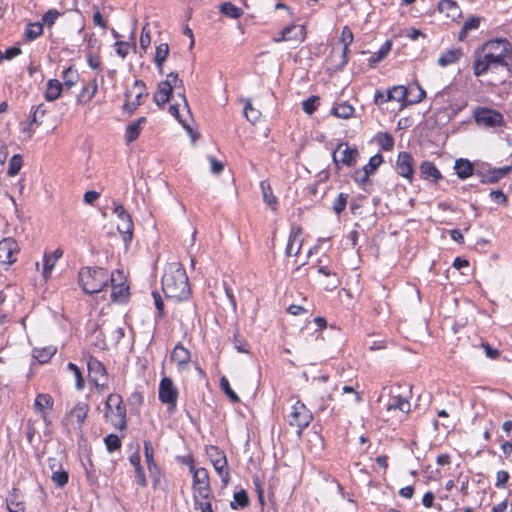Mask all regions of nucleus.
<instances>
[{
	"instance_id": "1",
	"label": "nucleus",
	"mask_w": 512,
	"mask_h": 512,
	"mask_svg": "<svg viewBox=\"0 0 512 512\" xmlns=\"http://www.w3.org/2000/svg\"><path fill=\"white\" fill-rule=\"evenodd\" d=\"M511 50V44L506 39H494L484 43L475 52L473 70L476 76L485 74L488 70L507 67L506 56Z\"/></svg>"
},
{
	"instance_id": "2",
	"label": "nucleus",
	"mask_w": 512,
	"mask_h": 512,
	"mask_svg": "<svg viewBox=\"0 0 512 512\" xmlns=\"http://www.w3.org/2000/svg\"><path fill=\"white\" fill-rule=\"evenodd\" d=\"M162 290L166 297L178 301L188 299L191 289L188 276L180 263H170L162 276Z\"/></svg>"
},
{
	"instance_id": "3",
	"label": "nucleus",
	"mask_w": 512,
	"mask_h": 512,
	"mask_svg": "<svg viewBox=\"0 0 512 512\" xmlns=\"http://www.w3.org/2000/svg\"><path fill=\"white\" fill-rule=\"evenodd\" d=\"M109 276L104 268L83 267L78 273V282L85 293L95 294L108 285Z\"/></svg>"
},
{
	"instance_id": "4",
	"label": "nucleus",
	"mask_w": 512,
	"mask_h": 512,
	"mask_svg": "<svg viewBox=\"0 0 512 512\" xmlns=\"http://www.w3.org/2000/svg\"><path fill=\"white\" fill-rule=\"evenodd\" d=\"M105 418L116 429L123 430L126 428V407L119 394L111 393L108 395L105 402Z\"/></svg>"
},
{
	"instance_id": "5",
	"label": "nucleus",
	"mask_w": 512,
	"mask_h": 512,
	"mask_svg": "<svg viewBox=\"0 0 512 512\" xmlns=\"http://www.w3.org/2000/svg\"><path fill=\"white\" fill-rule=\"evenodd\" d=\"M192 474V491L194 503L198 500H211L212 491L210 486L209 473L205 468H196L193 463L189 465Z\"/></svg>"
},
{
	"instance_id": "6",
	"label": "nucleus",
	"mask_w": 512,
	"mask_h": 512,
	"mask_svg": "<svg viewBox=\"0 0 512 512\" xmlns=\"http://www.w3.org/2000/svg\"><path fill=\"white\" fill-rule=\"evenodd\" d=\"M173 87L183 88V81L178 78L177 73H169L166 80L158 84L157 90L154 93L153 99L158 106H163L170 99Z\"/></svg>"
},
{
	"instance_id": "7",
	"label": "nucleus",
	"mask_w": 512,
	"mask_h": 512,
	"mask_svg": "<svg viewBox=\"0 0 512 512\" xmlns=\"http://www.w3.org/2000/svg\"><path fill=\"white\" fill-rule=\"evenodd\" d=\"M89 380L99 391L108 388V374L105 366L95 357H90L87 362Z\"/></svg>"
},
{
	"instance_id": "8",
	"label": "nucleus",
	"mask_w": 512,
	"mask_h": 512,
	"mask_svg": "<svg viewBox=\"0 0 512 512\" xmlns=\"http://www.w3.org/2000/svg\"><path fill=\"white\" fill-rule=\"evenodd\" d=\"M113 212L119 220L117 223L118 232L123 235L124 242L129 243L132 240L134 226L131 215L123 205L117 203H114Z\"/></svg>"
},
{
	"instance_id": "9",
	"label": "nucleus",
	"mask_w": 512,
	"mask_h": 512,
	"mask_svg": "<svg viewBox=\"0 0 512 512\" xmlns=\"http://www.w3.org/2000/svg\"><path fill=\"white\" fill-rule=\"evenodd\" d=\"M312 419V413L307 409L305 404L300 401H297L292 406V410L288 416L289 424L297 427L299 433L310 424Z\"/></svg>"
},
{
	"instance_id": "10",
	"label": "nucleus",
	"mask_w": 512,
	"mask_h": 512,
	"mask_svg": "<svg viewBox=\"0 0 512 512\" xmlns=\"http://www.w3.org/2000/svg\"><path fill=\"white\" fill-rule=\"evenodd\" d=\"M159 400L168 405L170 411H174L177 405L178 390L174 386L172 379L164 377L159 384Z\"/></svg>"
},
{
	"instance_id": "11",
	"label": "nucleus",
	"mask_w": 512,
	"mask_h": 512,
	"mask_svg": "<svg viewBox=\"0 0 512 512\" xmlns=\"http://www.w3.org/2000/svg\"><path fill=\"white\" fill-rule=\"evenodd\" d=\"M474 119L478 125L486 128H495L504 121L501 113L489 108H478L474 112Z\"/></svg>"
},
{
	"instance_id": "12",
	"label": "nucleus",
	"mask_w": 512,
	"mask_h": 512,
	"mask_svg": "<svg viewBox=\"0 0 512 512\" xmlns=\"http://www.w3.org/2000/svg\"><path fill=\"white\" fill-rule=\"evenodd\" d=\"M414 88L417 90L418 94L412 99L408 100V95L412 93L413 87L407 88L403 85L393 86L391 88V92L393 93L394 101L403 104H416L421 102L425 98L426 93L424 89L418 84L415 85Z\"/></svg>"
},
{
	"instance_id": "13",
	"label": "nucleus",
	"mask_w": 512,
	"mask_h": 512,
	"mask_svg": "<svg viewBox=\"0 0 512 512\" xmlns=\"http://www.w3.org/2000/svg\"><path fill=\"white\" fill-rule=\"evenodd\" d=\"M354 40V35L351 29L348 26H344L342 29L341 37L339 39L340 43L343 44V48L341 52L338 54L339 61H337L332 68L334 72L341 71L348 62V53L350 51L349 47Z\"/></svg>"
},
{
	"instance_id": "14",
	"label": "nucleus",
	"mask_w": 512,
	"mask_h": 512,
	"mask_svg": "<svg viewBox=\"0 0 512 512\" xmlns=\"http://www.w3.org/2000/svg\"><path fill=\"white\" fill-rule=\"evenodd\" d=\"M357 156L358 150L356 148L349 147L347 143H340L333 152V161L336 166L339 163L353 166L356 163Z\"/></svg>"
},
{
	"instance_id": "15",
	"label": "nucleus",
	"mask_w": 512,
	"mask_h": 512,
	"mask_svg": "<svg viewBox=\"0 0 512 512\" xmlns=\"http://www.w3.org/2000/svg\"><path fill=\"white\" fill-rule=\"evenodd\" d=\"M18 253V244L12 238H5L0 241V266L11 265L16 261L15 255Z\"/></svg>"
},
{
	"instance_id": "16",
	"label": "nucleus",
	"mask_w": 512,
	"mask_h": 512,
	"mask_svg": "<svg viewBox=\"0 0 512 512\" xmlns=\"http://www.w3.org/2000/svg\"><path fill=\"white\" fill-rule=\"evenodd\" d=\"M396 169L399 175L411 182L414 174V160L411 154L400 152L396 161Z\"/></svg>"
},
{
	"instance_id": "17",
	"label": "nucleus",
	"mask_w": 512,
	"mask_h": 512,
	"mask_svg": "<svg viewBox=\"0 0 512 512\" xmlns=\"http://www.w3.org/2000/svg\"><path fill=\"white\" fill-rule=\"evenodd\" d=\"M385 406L388 412L400 411L403 413H408L411 407L408 399L399 393H395L393 389L390 390V397Z\"/></svg>"
},
{
	"instance_id": "18",
	"label": "nucleus",
	"mask_w": 512,
	"mask_h": 512,
	"mask_svg": "<svg viewBox=\"0 0 512 512\" xmlns=\"http://www.w3.org/2000/svg\"><path fill=\"white\" fill-rule=\"evenodd\" d=\"M305 39V31L302 26L289 25L284 28L279 38H275L276 42L287 41L300 43Z\"/></svg>"
},
{
	"instance_id": "19",
	"label": "nucleus",
	"mask_w": 512,
	"mask_h": 512,
	"mask_svg": "<svg viewBox=\"0 0 512 512\" xmlns=\"http://www.w3.org/2000/svg\"><path fill=\"white\" fill-rule=\"evenodd\" d=\"M109 277H110L109 281L111 282V286H112V292H111L112 299L115 301L124 300L128 295V286H126L122 282L119 284L115 283L117 280L123 279L122 273L117 270L115 272H112Z\"/></svg>"
},
{
	"instance_id": "20",
	"label": "nucleus",
	"mask_w": 512,
	"mask_h": 512,
	"mask_svg": "<svg viewBox=\"0 0 512 512\" xmlns=\"http://www.w3.org/2000/svg\"><path fill=\"white\" fill-rule=\"evenodd\" d=\"M512 168L510 166H504L500 168L489 169L486 172L477 171L476 175L480 177L482 183H496L500 179L506 177Z\"/></svg>"
},
{
	"instance_id": "21",
	"label": "nucleus",
	"mask_w": 512,
	"mask_h": 512,
	"mask_svg": "<svg viewBox=\"0 0 512 512\" xmlns=\"http://www.w3.org/2000/svg\"><path fill=\"white\" fill-rule=\"evenodd\" d=\"M191 359V354L188 349H186L181 343H178L172 353L171 360L174 361L179 369H185Z\"/></svg>"
},
{
	"instance_id": "22",
	"label": "nucleus",
	"mask_w": 512,
	"mask_h": 512,
	"mask_svg": "<svg viewBox=\"0 0 512 512\" xmlns=\"http://www.w3.org/2000/svg\"><path fill=\"white\" fill-rule=\"evenodd\" d=\"M438 10L452 21L457 20L461 16V9L453 0H441L438 4Z\"/></svg>"
},
{
	"instance_id": "23",
	"label": "nucleus",
	"mask_w": 512,
	"mask_h": 512,
	"mask_svg": "<svg viewBox=\"0 0 512 512\" xmlns=\"http://www.w3.org/2000/svg\"><path fill=\"white\" fill-rule=\"evenodd\" d=\"M301 236V228H295L290 233L288 244L286 247V255L287 256H296L299 254L301 247H302V240L300 238Z\"/></svg>"
},
{
	"instance_id": "24",
	"label": "nucleus",
	"mask_w": 512,
	"mask_h": 512,
	"mask_svg": "<svg viewBox=\"0 0 512 512\" xmlns=\"http://www.w3.org/2000/svg\"><path fill=\"white\" fill-rule=\"evenodd\" d=\"M420 173L422 178L426 180H431L434 183H437L442 178L440 171L431 161H423L421 163Z\"/></svg>"
},
{
	"instance_id": "25",
	"label": "nucleus",
	"mask_w": 512,
	"mask_h": 512,
	"mask_svg": "<svg viewBox=\"0 0 512 512\" xmlns=\"http://www.w3.org/2000/svg\"><path fill=\"white\" fill-rule=\"evenodd\" d=\"M463 52L461 48H454L445 51L438 59V64L441 67H446L457 63L462 57Z\"/></svg>"
},
{
	"instance_id": "26",
	"label": "nucleus",
	"mask_w": 512,
	"mask_h": 512,
	"mask_svg": "<svg viewBox=\"0 0 512 512\" xmlns=\"http://www.w3.org/2000/svg\"><path fill=\"white\" fill-rule=\"evenodd\" d=\"M97 90H98L97 81H96V79H93L82 88L80 94L77 97V102L79 104L88 103L95 96Z\"/></svg>"
},
{
	"instance_id": "27",
	"label": "nucleus",
	"mask_w": 512,
	"mask_h": 512,
	"mask_svg": "<svg viewBox=\"0 0 512 512\" xmlns=\"http://www.w3.org/2000/svg\"><path fill=\"white\" fill-rule=\"evenodd\" d=\"M454 169L460 179H466L474 173L473 164L467 159H457Z\"/></svg>"
},
{
	"instance_id": "28",
	"label": "nucleus",
	"mask_w": 512,
	"mask_h": 512,
	"mask_svg": "<svg viewBox=\"0 0 512 512\" xmlns=\"http://www.w3.org/2000/svg\"><path fill=\"white\" fill-rule=\"evenodd\" d=\"M145 122H146V118L140 117L139 119L130 123L127 126L126 133H125V139L128 144L135 141L139 137L140 132H141V125L144 124Z\"/></svg>"
},
{
	"instance_id": "29",
	"label": "nucleus",
	"mask_w": 512,
	"mask_h": 512,
	"mask_svg": "<svg viewBox=\"0 0 512 512\" xmlns=\"http://www.w3.org/2000/svg\"><path fill=\"white\" fill-rule=\"evenodd\" d=\"M221 458L222 459H214L212 464H213L215 471L220 476L223 484L227 485L230 480V473H229V469H228L227 458L226 457H221Z\"/></svg>"
},
{
	"instance_id": "30",
	"label": "nucleus",
	"mask_w": 512,
	"mask_h": 512,
	"mask_svg": "<svg viewBox=\"0 0 512 512\" xmlns=\"http://www.w3.org/2000/svg\"><path fill=\"white\" fill-rule=\"evenodd\" d=\"M480 23L481 17L478 16H472L466 19L459 33L458 40L464 41L470 31L477 30L479 28Z\"/></svg>"
},
{
	"instance_id": "31",
	"label": "nucleus",
	"mask_w": 512,
	"mask_h": 512,
	"mask_svg": "<svg viewBox=\"0 0 512 512\" xmlns=\"http://www.w3.org/2000/svg\"><path fill=\"white\" fill-rule=\"evenodd\" d=\"M62 93V84L57 79H50L47 82L46 92H45V99L47 101H54L57 98L60 97Z\"/></svg>"
},
{
	"instance_id": "32",
	"label": "nucleus",
	"mask_w": 512,
	"mask_h": 512,
	"mask_svg": "<svg viewBox=\"0 0 512 512\" xmlns=\"http://www.w3.org/2000/svg\"><path fill=\"white\" fill-rule=\"evenodd\" d=\"M89 412V406L86 403L79 402L75 405V407L70 412V417L75 419L79 427L84 423L87 414Z\"/></svg>"
},
{
	"instance_id": "33",
	"label": "nucleus",
	"mask_w": 512,
	"mask_h": 512,
	"mask_svg": "<svg viewBox=\"0 0 512 512\" xmlns=\"http://www.w3.org/2000/svg\"><path fill=\"white\" fill-rule=\"evenodd\" d=\"M18 492L17 489H13L6 500L9 512H25L24 503L20 500Z\"/></svg>"
},
{
	"instance_id": "34",
	"label": "nucleus",
	"mask_w": 512,
	"mask_h": 512,
	"mask_svg": "<svg viewBox=\"0 0 512 512\" xmlns=\"http://www.w3.org/2000/svg\"><path fill=\"white\" fill-rule=\"evenodd\" d=\"M168 54L169 46L167 43H162L156 47L154 61L160 74H163V63L167 59Z\"/></svg>"
},
{
	"instance_id": "35",
	"label": "nucleus",
	"mask_w": 512,
	"mask_h": 512,
	"mask_svg": "<svg viewBox=\"0 0 512 512\" xmlns=\"http://www.w3.org/2000/svg\"><path fill=\"white\" fill-rule=\"evenodd\" d=\"M43 33V25L40 22L29 23L26 26L24 36L27 41H33Z\"/></svg>"
},
{
	"instance_id": "36",
	"label": "nucleus",
	"mask_w": 512,
	"mask_h": 512,
	"mask_svg": "<svg viewBox=\"0 0 512 512\" xmlns=\"http://www.w3.org/2000/svg\"><path fill=\"white\" fill-rule=\"evenodd\" d=\"M332 113L338 118L348 119L352 117L354 108L347 102H344L333 107Z\"/></svg>"
},
{
	"instance_id": "37",
	"label": "nucleus",
	"mask_w": 512,
	"mask_h": 512,
	"mask_svg": "<svg viewBox=\"0 0 512 512\" xmlns=\"http://www.w3.org/2000/svg\"><path fill=\"white\" fill-rule=\"evenodd\" d=\"M249 498L245 490L236 492L233 497V501L230 503L232 509L237 510L248 506Z\"/></svg>"
},
{
	"instance_id": "38",
	"label": "nucleus",
	"mask_w": 512,
	"mask_h": 512,
	"mask_svg": "<svg viewBox=\"0 0 512 512\" xmlns=\"http://www.w3.org/2000/svg\"><path fill=\"white\" fill-rule=\"evenodd\" d=\"M391 50V42L386 41L378 51L374 52L369 59L371 65H375L378 62L382 61Z\"/></svg>"
},
{
	"instance_id": "39",
	"label": "nucleus",
	"mask_w": 512,
	"mask_h": 512,
	"mask_svg": "<svg viewBox=\"0 0 512 512\" xmlns=\"http://www.w3.org/2000/svg\"><path fill=\"white\" fill-rule=\"evenodd\" d=\"M34 405L35 408L41 412L45 409H51L53 405L52 397L48 394H38Z\"/></svg>"
},
{
	"instance_id": "40",
	"label": "nucleus",
	"mask_w": 512,
	"mask_h": 512,
	"mask_svg": "<svg viewBox=\"0 0 512 512\" xmlns=\"http://www.w3.org/2000/svg\"><path fill=\"white\" fill-rule=\"evenodd\" d=\"M244 116L251 123H255L257 120H259L261 116L260 111L252 106L251 101L249 99L245 100Z\"/></svg>"
},
{
	"instance_id": "41",
	"label": "nucleus",
	"mask_w": 512,
	"mask_h": 512,
	"mask_svg": "<svg viewBox=\"0 0 512 512\" xmlns=\"http://www.w3.org/2000/svg\"><path fill=\"white\" fill-rule=\"evenodd\" d=\"M376 140L384 151H390L394 147V139L389 133H379L376 136Z\"/></svg>"
},
{
	"instance_id": "42",
	"label": "nucleus",
	"mask_w": 512,
	"mask_h": 512,
	"mask_svg": "<svg viewBox=\"0 0 512 512\" xmlns=\"http://www.w3.org/2000/svg\"><path fill=\"white\" fill-rule=\"evenodd\" d=\"M260 188H261V191H262L264 202L266 204H268L269 206L275 205L276 204V198L274 197V195L272 193V189H271L270 184L267 181H265V180L261 181Z\"/></svg>"
},
{
	"instance_id": "43",
	"label": "nucleus",
	"mask_w": 512,
	"mask_h": 512,
	"mask_svg": "<svg viewBox=\"0 0 512 512\" xmlns=\"http://www.w3.org/2000/svg\"><path fill=\"white\" fill-rule=\"evenodd\" d=\"M45 114H46V109H45L44 104H39L36 107H34V110L32 112V116H31L30 126H32L33 124L36 126L41 125Z\"/></svg>"
},
{
	"instance_id": "44",
	"label": "nucleus",
	"mask_w": 512,
	"mask_h": 512,
	"mask_svg": "<svg viewBox=\"0 0 512 512\" xmlns=\"http://www.w3.org/2000/svg\"><path fill=\"white\" fill-rule=\"evenodd\" d=\"M221 12L232 19H237L242 14L241 9L230 2H226L221 5Z\"/></svg>"
},
{
	"instance_id": "45",
	"label": "nucleus",
	"mask_w": 512,
	"mask_h": 512,
	"mask_svg": "<svg viewBox=\"0 0 512 512\" xmlns=\"http://www.w3.org/2000/svg\"><path fill=\"white\" fill-rule=\"evenodd\" d=\"M23 165L22 157L20 155H14L9 161V167L7 174L9 176H15L19 173Z\"/></svg>"
},
{
	"instance_id": "46",
	"label": "nucleus",
	"mask_w": 512,
	"mask_h": 512,
	"mask_svg": "<svg viewBox=\"0 0 512 512\" xmlns=\"http://www.w3.org/2000/svg\"><path fill=\"white\" fill-rule=\"evenodd\" d=\"M382 162H383V156L381 154L377 153L374 156H372L369 159V162L362 168L365 169L367 172H369V174L371 175L378 169V167L382 164Z\"/></svg>"
},
{
	"instance_id": "47",
	"label": "nucleus",
	"mask_w": 512,
	"mask_h": 512,
	"mask_svg": "<svg viewBox=\"0 0 512 512\" xmlns=\"http://www.w3.org/2000/svg\"><path fill=\"white\" fill-rule=\"evenodd\" d=\"M220 387L232 402L239 401L238 395L232 390L230 383L225 376L221 377L220 379Z\"/></svg>"
},
{
	"instance_id": "48",
	"label": "nucleus",
	"mask_w": 512,
	"mask_h": 512,
	"mask_svg": "<svg viewBox=\"0 0 512 512\" xmlns=\"http://www.w3.org/2000/svg\"><path fill=\"white\" fill-rule=\"evenodd\" d=\"M348 200V194L340 193L333 202V211L340 215L346 208Z\"/></svg>"
},
{
	"instance_id": "49",
	"label": "nucleus",
	"mask_w": 512,
	"mask_h": 512,
	"mask_svg": "<svg viewBox=\"0 0 512 512\" xmlns=\"http://www.w3.org/2000/svg\"><path fill=\"white\" fill-rule=\"evenodd\" d=\"M56 262L57 261L53 260L52 256H50L48 254H44L42 275L45 279H48L50 277L52 270L55 267Z\"/></svg>"
},
{
	"instance_id": "50",
	"label": "nucleus",
	"mask_w": 512,
	"mask_h": 512,
	"mask_svg": "<svg viewBox=\"0 0 512 512\" xmlns=\"http://www.w3.org/2000/svg\"><path fill=\"white\" fill-rule=\"evenodd\" d=\"M67 368L74 374L76 380V389L79 391L82 390L84 388V378L79 367L70 362L68 363Z\"/></svg>"
},
{
	"instance_id": "51",
	"label": "nucleus",
	"mask_w": 512,
	"mask_h": 512,
	"mask_svg": "<svg viewBox=\"0 0 512 512\" xmlns=\"http://www.w3.org/2000/svg\"><path fill=\"white\" fill-rule=\"evenodd\" d=\"M52 481L58 487H64L68 483V472L64 469L58 470L51 475Z\"/></svg>"
},
{
	"instance_id": "52",
	"label": "nucleus",
	"mask_w": 512,
	"mask_h": 512,
	"mask_svg": "<svg viewBox=\"0 0 512 512\" xmlns=\"http://www.w3.org/2000/svg\"><path fill=\"white\" fill-rule=\"evenodd\" d=\"M56 350L52 347L44 348L42 350H35L34 357L40 363H46L55 354Z\"/></svg>"
},
{
	"instance_id": "53",
	"label": "nucleus",
	"mask_w": 512,
	"mask_h": 512,
	"mask_svg": "<svg viewBox=\"0 0 512 512\" xmlns=\"http://www.w3.org/2000/svg\"><path fill=\"white\" fill-rule=\"evenodd\" d=\"M104 442L109 452H113L121 447V440L115 434H109L106 436Z\"/></svg>"
},
{
	"instance_id": "54",
	"label": "nucleus",
	"mask_w": 512,
	"mask_h": 512,
	"mask_svg": "<svg viewBox=\"0 0 512 512\" xmlns=\"http://www.w3.org/2000/svg\"><path fill=\"white\" fill-rule=\"evenodd\" d=\"M319 104V97L317 96H311L302 103V108L305 113L308 115H311L314 113V111L317 109V106Z\"/></svg>"
},
{
	"instance_id": "55",
	"label": "nucleus",
	"mask_w": 512,
	"mask_h": 512,
	"mask_svg": "<svg viewBox=\"0 0 512 512\" xmlns=\"http://www.w3.org/2000/svg\"><path fill=\"white\" fill-rule=\"evenodd\" d=\"M150 43H151L150 29H149V25L146 24L145 26H143V28L141 30L140 46L142 49L146 50L150 46Z\"/></svg>"
},
{
	"instance_id": "56",
	"label": "nucleus",
	"mask_w": 512,
	"mask_h": 512,
	"mask_svg": "<svg viewBox=\"0 0 512 512\" xmlns=\"http://www.w3.org/2000/svg\"><path fill=\"white\" fill-rule=\"evenodd\" d=\"M149 475L153 480L154 486H157L161 480V471L158 467V465L155 463H150L147 465Z\"/></svg>"
},
{
	"instance_id": "57",
	"label": "nucleus",
	"mask_w": 512,
	"mask_h": 512,
	"mask_svg": "<svg viewBox=\"0 0 512 512\" xmlns=\"http://www.w3.org/2000/svg\"><path fill=\"white\" fill-rule=\"evenodd\" d=\"M126 102L123 104V110L129 114L133 113L140 105L141 101H131V92H126Z\"/></svg>"
},
{
	"instance_id": "58",
	"label": "nucleus",
	"mask_w": 512,
	"mask_h": 512,
	"mask_svg": "<svg viewBox=\"0 0 512 512\" xmlns=\"http://www.w3.org/2000/svg\"><path fill=\"white\" fill-rule=\"evenodd\" d=\"M60 16V13L56 9H49L42 18V21L44 24L48 26H52L58 17Z\"/></svg>"
},
{
	"instance_id": "59",
	"label": "nucleus",
	"mask_w": 512,
	"mask_h": 512,
	"mask_svg": "<svg viewBox=\"0 0 512 512\" xmlns=\"http://www.w3.org/2000/svg\"><path fill=\"white\" fill-rule=\"evenodd\" d=\"M144 455L147 465L155 463L154 460V449L150 441H144Z\"/></svg>"
},
{
	"instance_id": "60",
	"label": "nucleus",
	"mask_w": 512,
	"mask_h": 512,
	"mask_svg": "<svg viewBox=\"0 0 512 512\" xmlns=\"http://www.w3.org/2000/svg\"><path fill=\"white\" fill-rule=\"evenodd\" d=\"M124 329L122 327H116L114 330L109 332V339L112 343L117 344L124 337Z\"/></svg>"
},
{
	"instance_id": "61",
	"label": "nucleus",
	"mask_w": 512,
	"mask_h": 512,
	"mask_svg": "<svg viewBox=\"0 0 512 512\" xmlns=\"http://www.w3.org/2000/svg\"><path fill=\"white\" fill-rule=\"evenodd\" d=\"M509 479V474L505 470H500L496 474V487L497 488H504L507 481Z\"/></svg>"
},
{
	"instance_id": "62",
	"label": "nucleus",
	"mask_w": 512,
	"mask_h": 512,
	"mask_svg": "<svg viewBox=\"0 0 512 512\" xmlns=\"http://www.w3.org/2000/svg\"><path fill=\"white\" fill-rule=\"evenodd\" d=\"M369 176V172L362 168L354 172L353 179L359 184H364L368 180Z\"/></svg>"
},
{
	"instance_id": "63",
	"label": "nucleus",
	"mask_w": 512,
	"mask_h": 512,
	"mask_svg": "<svg viewBox=\"0 0 512 512\" xmlns=\"http://www.w3.org/2000/svg\"><path fill=\"white\" fill-rule=\"evenodd\" d=\"M209 161L211 164V172L213 174H220L224 170V164L220 161H218L215 157L210 156Z\"/></svg>"
},
{
	"instance_id": "64",
	"label": "nucleus",
	"mask_w": 512,
	"mask_h": 512,
	"mask_svg": "<svg viewBox=\"0 0 512 512\" xmlns=\"http://www.w3.org/2000/svg\"><path fill=\"white\" fill-rule=\"evenodd\" d=\"M491 199L498 204H505L507 197L501 190H494L490 192Z\"/></svg>"
}]
</instances>
